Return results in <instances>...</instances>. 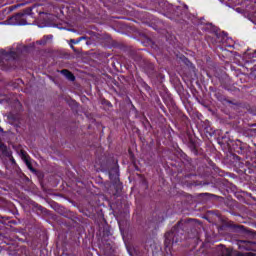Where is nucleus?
<instances>
[{
	"label": "nucleus",
	"mask_w": 256,
	"mask_h": 256,
	"mask_svg": "<svg viewBox=\"0 0 256 256\" xmlns=\"http://www.w3.org/2000/svg\"><path fill=\"white\" fill-rule=\"evenodd\" d=\"M179 225H181V222H178V224L174 226L170 232H167L165 234L164 244H165V247H167L168 249H171V247L173 246V243H175V235L177 232V227H179Z\"/></svg>",
	"instance_id": "obj_1"
},
{
	"label": "nucleus",
	"mask_w": 256,
	"mask_h": 256,
	"mask_svg": "<svg viewBox=\"0 0 256 256\" xmlns=\"http://www.w3.org/2000/svg\"><path fill=\"white\" fill-rule=\"evenodd\" d=\"M18 155L21 157V159H23L24 163L30 171H35V169H33V164H31V157L29 154H27V151L20 149Z\"/></svg>",
	"instance_id": "obj_2"
},
{
	"label": "nucleus",
	"mask_w": 256,
	"mask_h": 256,
	"mask_svg": "<svg viewBox=\"0 0 256 256\" xmlns=\"http://www.w3.org/2000/svg\"><path fill=\"white\" fill-rule=\"evenodd\" d=\"M0 133H3V128L0 127ZM0 157H9V150H7V145L3 143L0 139Z\"/></svg>",
	"instance_id": "obj_3"
},
{
	"label": "nucleus",
	"mask_w": 256,
	"mask_h": 256,
	"mask_svg": "<svg viewBox=\"0 0 256 256\" xmlns=\"http://www.w3.org/2000/svg\"><path fill=\"white\" fill-rule=\"evenodd\" d=\"M2 59L5 61H9V59H15L17 57V54L15 52H5L4 50L1 51Z\"/></svg>",
	"instance_id": "obj_4"
},
{
	"label": "nucleus",
	"mask_w": 256,
	"mask_h": 256,
	"mask_svg": "<svg viewBox=\"0 0 256 256\" xmlns=\"http://www.w3.org/2000/svg\"><path fill=\"white\" fill-rule=\"evenodd\" d=\"M25 17V14L18 13L16 16H13L11 19H14L15 21H19V25H27V21L23 19Z\"/></svg>",
	"instance_id": "obj_5"
},
{
	"label": "nucleus",
	"mask_w": 256,
	"mask_h": 256,
	"mask_svg": "<svg viewBox=\"0 0 256 256\" xmlns=\"http://www.w3.org/2000/svg\"><path fill=\"white\" fill-rule=\"evenodd\" d=\"M61 73L64 75V77H67L69 81H75V76L69 70L64 69L61 71Z\"/></svg>",
	"instance_id": "obj_6"
},
{
	"label": "nucleus",
	"mask_w": 256,
	"mask_h": 256,
	"mask_svg": "<svg viewBox=\"0 0 256 256\" xmlns=\"http://www.w3.org/2000/svg\"><path fill=\"white\" fill-rule=\"evenodd\" d=\"M240 256H256V255L254 253L247 252V253L241 254Z\"/></svg>",
	"instance_id": "obj_7"
},
{
	"label": "nucleus",
	"mask_w": 256,
	"mask_h": 256,
	"mask_svg": "<svg viewBox=\"0 0 256 256\" xmlns=\"http://www.w3.org/2000/svg\"><path fill=\"white\" fill-rule=\"evenodd\" d=\"M226 253L228 256H231V252L228 249L226 250Z\"/></svg>",
	"instance_id": "obj_8"
},
{
	"label": "nucleus",
	"mask_w": 256,
	"mask_h": 256,
	"mask_svg": "<svg viewBox=\"0 0 256 256\" xmlns=\"http://www.w3.org/2000/svg\"><path fill=\"white\" fill-rule=\"evenodd\" d=\"M12 163H15V159L12 158Z\"/></svg>",
	"instance_id": "obj_9"
},
{
	"label": "nucleus",
	"mask_w": 256,
	"mask_h": 256,
	"mask_svg": "<svg viewBox=\"0 0 256 256\" xmlns=\"http://www.w3.org/2000/svg\"><path fill=\"white\" fill-rule=\"evenodd\" d=\"M71 43H75V40H71Z\"/></svg>",
	"instance_id": "obj_10"
}]
</instances>
